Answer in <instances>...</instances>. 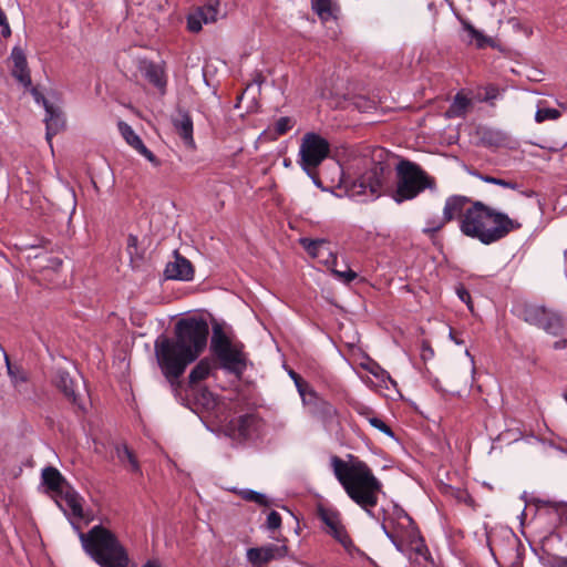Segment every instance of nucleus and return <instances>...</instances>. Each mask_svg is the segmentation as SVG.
I'll return each mask as SVG.
<instances>
[{"label":"nucleus","mask_w":567,"mask_h":567,"mask_svg":"<svg viewBox=\"0 0 567 567\" xmlns=\"http://www.w3.org/2000/svg\"><path fill=\"white\" fill-rule=\"evenodd\" d=\"M239 495L243 497V499L256 503L259 506L268 507L270 505L269 499L265 494L256 492L254 489H241L239 492Z\"/></svg>","instance_id":"nucleus-35"},{"label":"nucleus","mask_w":567,"mask_h":567,"mask_svg":"<svg viewBox=\"0 0 567 567\" xmlns=\"http://www.w3.org/2000/svg\"><path fill=\"white\" fill-rule=\"evenodd\" d=\"M175 399L185 408L194 412L203 410L214 411L218 405V396L214 394L206 385H196L194 388H183L181 381L179 395L173 392Z\"/></svg>","instance_id":"nucleus-11"},{"label":"nucleus","mask_w":567,"mask_h":567,"mask_svg":"<svg viewBox=\"0 0 567 567\" xmlns=\"http://www.w3.org/2000/svg\"><path fill=\"white\" fill-rule=\"evenodd\" d=\"M1 350L4 353L7 373L16 394L23 400H32L34 388L30 381V373L21 364L12 363L3 348Z\"/></svg>","instance_id":"nucleus-13"},{"label":"nucleus","mask_w":567,"mask_h":567,"mask_svg":"<svg viewBox=\"0 0 567 567\" xmlns=\"http://www.w3.org/2000/svg\"><path fill=\"white\" fill-rule=\"evenodd\" d=\"M337 264L336 265H330L328 266L329 268H331L333 275L336 277H338L340 280H342L344 284H350L351 281H353L355 278H357V272L353 271L352 269H350L348 266H347V269L346 270H338L336 268Z\"/></svg>","instance_id":"nucleus-42"},{"label":"nucleus","mask_w":567,"mask_h":567,"mask_svg":"<svg viewBox=\"0 0 567 567\" xmlns=\"http://www.w3.org/2000/svg\"><path fill=\"white\" fill-rule=\"evenodd\" d=\"M11 59L13 61L12 75L25 87L31 86L32 81L28 69V62L23 50L20 47H14L11 51Z\"/></svg>","instance_id":"nucleus-25"},{"label":"nucleus","mask_w":567,"mask_h":567,"mask_svg":"<svg viewBox=\"0 0 567 567\" xmlns=\"http://www.w3.org/2000/svg\"><path fill=\"white\" fill-rule=\"evenodd\" d=\"M281 523H282V519H281L280 514L276 511H271L268 514L267 519H266V528L269 530L279 529L281 527Z\"/></svg>","instance_id":"nucleus-46"},{"label":"nucleus","mask_w":567,"mask_h":567,"mask_svg":"<svg viewBox=\"0 0 567 567\" xmlns=\"http://www.w3.org/2000/svg\"><path fill=\"white\" fill-rule=\"evenodd\" d=\"M476 134L482 145L486 147H504L511 140L504 131L488 126H478Z\"/></svg>","instance_id":"nucleus-24"},{"label":"nucleus","mask_w":567,"mask_h":567,"mask_svg":"<svg viewBox=\"0 0 567 567\" xmlns=\"http://www.w3.org/2000/svg\"><path fill=\"white\" fill-rule=\"evenodd\" d=\"M243 342H233L226 334L220 323L213 324L209 351L210 355L219 362V368L229 374L241 379L246 369L248 358L244 351Z\"/></svg>","instance_id":"nucleus-6"},{"label":"nucleus","mask_w":567,"mask_h":567,"mask_svg":"<svg viewBox=\"0 0 567 567\" xmlns=\"http://www.w3.org/2000/svg\"><path fill=\"white\" fill-rule=\"evenodd\" d=\"M145 79L157 89H164L166 80L163 69L154 62L145 63L143 68Z\"/></svg>","instance_id":"nucleus-29"},{"label":"nucleus","mask_w":567,"mask_h":567,"mask_svg":"<svg viewBox=\"0 0 567 567\" xmlns=\"http://www.w3.org/2000/svg\"><path fill=\"white\" fill-rule=\"evenodd\" d=\"M203 24H204V18H203L202 13H198L197 10L195 12L188 14L187 29L190 32H199L202 30Z\"/></svg>","instance_id":"nucleus-41"},{"label":"nucleus","mask_w":567,"mask_h":567,"mask_svg":"<svg viewBox=\"0 0 567 567\" xmlns=\"http://www.w3.org/2000/svg\"><path fill=\"white\" fill-rule=\"evenodd\" d=\"M295 123L292 117L282 116L276 121L275 131L278 135H284L293 127Z\"/></svg>","instance_id":"nucleus-40"},{"label":"nucleus","mask_w":567,"mask_h":567,"mask_svg":"<svg viewBox=\"0 0 567 567\" xmlns=\"http://www.w3.org/2000/svg\"><path fill=\"white\" fill-rule=\"evenodd\" d=\"M475 175L477 177H480L485 183L494 184V185L502 186V187H505V188L517 189L518 186H519L516 182L506 181V179L493 177V176H489V175H481L478 173H476Z\"/></svg>","instance_id":"nucleus-38"},{"label":"nucleus","mask_w":567,"mask_h":567,"mask_svg":"<svg viewBox=\"0 0 567 567\" xmlns=\"http://www.w3.org/2000/svg\"><path fill=\"white\" fill-rule=\"evenodd\" d=\"M259 420L255 414H243L230 420L223 429L224 434L237 443L251 439L258 430Z\"/></svg>","instance_id":"nucleus-14"},{"label":"nucleus","mask_w":567,"mask_h":567,"mask_svg":"<svg viewBox=\"0 0 567 567\" xmlns=\"http://www.w3.org/2000/svg\"><path fill=\"white\" fill-rule=\"evenodd\" d=\"M417 535H420V533ZM414 550L416 554L421 556H425V554L429 553L427 546L425 545L424 539L421 536H419V544L416 545Z\"/></svg>","instance_id":"nucleus-56"},{"label":"nucleus","mask_w":567,"mask_h":567,"mask_svg":"<svg viewBox=\"0 0 567 567\" xmlns=\"http://www.w3.org/2000/svg\"><path fill=\"white\" fill-rule=\"evenodd\" d=\"M62 266V259L58 257L48 258V264L44 266L45 268H51L53 270H58Z\"/></svg>","instance_id":"nucleus-55"},{"label":"nucleus","mask_w":567,"mask_h":567,"mask_svg":"<svg viewBox=\"0 0 567 567\" xmlns=\"http://www.w3.org/2000/svg\"><path fill=\"white\" fill-rule=\"evenodd\" d=\"M330 534L340 543L342 546L350 551L353 547L358 553L362 554L358 548L354 547L350 536L348 535L347 530L343 526H341L339 523L334 525V528L330 529Z\"/></svg>","instance_id":"nucleus-33"},{"label":"nucleus","mask_w":567,"mask_h":567,"mask_svg":"<svg viewBox=\"0 0 567 567\" xmlns=\"http://www.w3.org/2000/svg\"><path fill=\"white\" fill-rule=\"evenodd\" d=\"M560 116H561V113L557 109L542 107L536 111L535 121L537 123H543L547 120H557Z\"/></svg>","instance_id":"nucleus-37"},{"label":"nucleus","mask_w":567,"mask_h":567,"mask_svg":"<svg viewBox=\"0 0 567 567\" xmlns=\"http://www.w3.org/2000/svg\"><path fill=\"white\" fill-rule=\"evenodd\" d=\"M217 369H220L219 362L213 357H205L200 359L190 370L187 382L183 383V388L202 385L200 382L206 380Z\"/></svg>","instance_id":"nucleus-21"},{"label":"nucleus","mask_w":567,"mask_h":567,"mask_svg":"<svg viewBox=\"0 0 567 567\" xmlns=\"http://www.w3.org/2000/svg\"><path fill=\"white\" fill-rule=\"evenodd\" d=\"M31 94L32 96L34 97V101L38 103V104H42L44 110L52 105L47 99L45 96L37 89V87H32L31 89Z\"/></svg>","instance_id":"nucleus-52"},{"label":"nucleus","mask_w":567,"mask_h":567,"mask_svg":"<svg viewBox=\"0 0 567 567\" xmlns=\"http://www.w3.org/2000/svg\"><path fill=\"white\" fill-rule=\"evenodd\" d=\"M172 124L184 145L189 150H195L196 144L193 136L194 124L189 112L178 107L176 113L172 116Z\"/></svg>","instance_id":"nucleus-17"},{"label":"nucleus","mask_w":567,"mask_h":567,"mask_svg":"<svg viewBox=\"0 0 567 567\" xmlns=\"http://www.w3.org/2000/svg\"><path fill=\"white\" fill-rule=\"evenodd\" d=\"M218 9H219V1L218 0H209L206 4L198 7L197 11L198 13H202L204 18V23H213L217 21L218 16Z\"/></svg>","instance_id":"nucleus-32"},{"label":"nucleus","mask_w":567,"mask_h":567,"mask_svg":"<svg viewBox=\"0 0 567 567\" xmlns=\"http://www.w3.org/2000/svg\"><path fill=\"white\" fill-rule=\"evenodd\" d=\"M553 348L555 350H563L567 348V339H560L554 342Z\"/></svg>","instance_id":"nucleus-58"},{"label":"nucleus","mask_w":567,"mask_h":567,"mask_svg":"<svg viewBox=\"0 0 567 567\" xmlns=\"http://www.w3.org/2000/svg\"><path fill=\"white\" fill-rule=\"evenodd\" d=\"M354 105L362 112H368L377 107V102L369 97L359 95L355 97Z\"/></svg>","instance_id":"nucleus-47"},{"label":"nucleus","mask_w":567,"mask_h":567,"mask_svg":"<svg viewBox=\"0 0 567 567\" xmlns=\"http://www.w3.org/2000/svg\"><path fill=\"white\" fill-rule=\"evenodd\" d=\"M142 567H163L159 559H148Z\"/></svg>","instance_id":"nucleus-60"},{"label":"nucleus","mask_w":567,"mask_h":567,"mask_svg":"<svg viewBox=\"0 0 567 567\" xmlns=\"http://www.w3.org/2000/svg\"><path fill=\"white\" fill-rule=\"evenodd\" d=\"M474 200H472L470 197L462 196V195H452L447 197L444 208H443V217L439 221L436 226L433 227H425L423 229V233L425 235L432 236L435 233L440 231L445 224L454 220L456 217H460V220L462 219V216L465 213V206L467 204H473Z\"/></svg>","instance_id":"nucleus-15"},{"label":"nucleus","mask_w":567,"mask_h":567,"mask_svg":"<svg viewBox=\"0 0 567 567\" xmlns=\"http://www.w3.org/2000/svg\"><path fill=\"white\" fill-rule=\"evenodd\" d=\"M79 534L85 554L100 567H128L130 557L126 548L117 536L103 525H95L83 533L80 526L71 520Z\"/></svg>","instance_id":"nucleus-4"},{"label":"nucleus","mask_w":567,"mask_h":567,"mask_svg":"<svg viewBox=\"0 0 567 567\" xmlns=\"http://www.w3.org/2000/svg\"><path fill=\"white\" fill-rule=\"evenodd\" d=\"M471 101L463 94L457 93L453 101V106L457 109V111L465 112L468 107Z\"/></svg>","instance_id":"nucleus-50"},{"label":"nucleus","mask_w":567,"mask_h":567,"mask_svg":"<svg viewBox=\"0 0 567 567\" xmlns=\"http://www.w3.org/2000/svg\"><path fill=\"white\" fill-rule=\"evenodd\" d=\"M520 228L522 224L517 219L481 200L473 202L472 206L466 208L460 223V230L464 236L477 239L486 246L504 239Z\"/></svg>","instance_id":"nucleus-2"},{"label":"nucleus","mask_w":567,"mask_h":567,"mask_svg":"<svg viewBox=\"0 0 567 567\" xmlns=\"http://www.w3.org/2000/svg\"><path fill=\"white\" fill-rule=\"evenodd\" d=\"M300 244L310 256L315 258H323V262L327 266L337 264V255L330 250V241L328 239L301 238Z\"/></svg>","instance_id":"nucleus-20"},{"label":"nucleus","mask_w":567,"mask_h":567,"mask_svg":"<svg viewBox=\"0 0 567 567\" xmlns=\"http://www.w3.org/2000/svg\"><path fill=\"white\" fill-rule=\"evenodd\" d=\"M126 250L130 256V262L132 268H138L144 260V250L138 248L137 236L133 234L128 235Z\"/></svg>","instance_id":"nucleus-30"},{"label":"nucleus","mask_w":567,"mask_h":567,"mask_svg":"<svg viewBox=\"0 0 567 567\" xmlns=\"http://www.w3.org/2000/svg\"><path fill=\"white\" fill-rule=\"evenodd\" d=\"M396 188L392 194L395 203L401 204L411 200L424 189H434L435 179L430 176L419 164L409 159H401L395 167Z\"/></svg>","instance_id":"nucleus-7"},{"label":"nucleus","mask_w":567,"mask_h":567,"mask_svg":"<svg viewBox=\"0 0 567 567\" xmlns=\"http://www.w3.org/2000/svg\"><path fill=\"white\" fill-rule=\"evenodd\" d=\"M462 28L468 34V43L475 41V47L477 49H485L487 47L495 48V41L485 35L482 31L477 30L470 21L460 18Z\"/></svg>","instance_id":"nucleus-28"},{"label":"nucleus","mask_w":567,"mask_h":567,"mask_svg":"<svg viewBox=\"0 0 567 567\" xmlns=\"http://www.w3.org/2000/svg\"><path fill=\"white\" fill-rule=\"evenodd\" d=\"M289 377L293 380L295 385L300 394L301 399H303V394H308L309 391L313 390L308 382H306L297 372L293 370L289 371Z\"/></svg>","instance_id":"nucleus-39"},{"label":"nucleus","mask_w":567,"mask_h":567,"mask_svg":"<svg viewBox=\"0 0 567 567\" xmlns=\"http://www.w3.org/2000/svg\"><path fill=\"white\" fill-rule=\"evenodd\" d=\"M369 423L373 427H375L379 431H381L382 433H384L385 435H388L390 437H394V432L392 431V429L384 421H382L380 417L372 416V417L369 419Z\"/></svg>","instance_id":"nucleus-45"},{"label":"nucleus","mask_w":567,"mask_h":567,"mask_svg":"<svg viewBox=\"0 0 567 567\" xmlns=\"http://www.w3.org/2000/svg\"><path fill=\"white\" fill-rule=\"evenodd\" d=\"M1 27V34L4 37V38H8L11 35V29H10V25L8 23V20H7V17L4 18V23L3 24H0Z\"/></svg>","instance_id":"nucleus-57"},{"label":"nucleus","mask_w":567,"mask_h":567,"mask_svg":"<svg viewBox=\"0 0 567 567\" xmlns=\"http://www.w3.org/2000/svg\"><path fill=\"white\" fill-rule=\"evenodd\" d=\"M450 337L456 344H462L464 342L454 334L453 330L450 331Z\"/></svg>","instance_id":"nucleus-62"},{"label":"nucleus","mask_w":567,"mask_h":567,"mask_svg":"<svg viewBox=\"0 0 567 567\" xmlns=\"http://www.w3.org/2000/svg\"><path fill=\"white\" fill-rule=\"evenodd\" d=\"M56 497L60 498V501L56 499L55 503L65 516L69 517L72 515L80 519L83 518L82 497L71 484L64 486V489H62Z\"/></svg>","instance_id":"nucleus-18"},{"label":"nucleus","mask_w":567,"mask_h":567,"mask_svg":"<svg viewBox=\"0 0 567 567\" xmlns=\"http://www.w3.org/2000/svg\"><path fill=\"white\" fill-rule=\"evenodd\" d=\"M393 514L396 516L398 519H405L408 523V526L412 528L411 535L419 534V529L416 527V524L414 519L399 505L394 506Z\"/></svg>","instance_id":"nucleus-43"},{"label":"nucleus","mask_w":567,"mask_h":567,"mask_svg":"<svg viewBox=\"0 0 567 567\" xmlns=\"http://www.w3.org/2000/svg\"><path fill=\"white\" fill-rule=\"evenodd\" d=\"M52 383L63 393L66 400L72 404L80 406L79 396L73 388L74 381L66 370L56 369L52 378Z\"/></svg>","instance_id":"nucleus-23"},{"label":"nucleus","mask_w":567,"mask_h":567,"mask_svg":"<svg viewBox=\"0 0 567 567\" xmlns=\"http://www.w3.org/2000/svg\"><path fill=\"white\" fill-rule=\"evenodd\" d=\"M243 342H233L226 334L220 323L213 324L209 351L210 355L219 362V368L229 374L241 379L246 369L248 358L244 351Z\"/></svg>","instance_id":"nucleus-5"},{"label":"nucleus","mask_w":567,"mask_h":567,"mask_svg":"<svg viewBox=\"0 0 567 567\" xmlns=\"http://www.w3.org/2000/svg\"><path fill=\"white\" fill-rule=\"evenodd\" d=\"M116 456L121 462L128 461L131 464V471L134 473L141 472V466L134 453L128 449L126 444H117L115 446Z\"/></svg>","instance_id":"nucleus-31"},{"label":"nucleus","mask_w":567,"mask_h":567,"mask_svg":"<svg viewBox=\"0 0 567 567\" xmlns=\"http://www.w3.org/2000/svg\"><path fill=\"white\" fill-rule=\"evenodd\" d=\"M538 506L539 507H550L557 513H559L564 507L567 509L566 502H556V501H550V499H539Z\"/></svg>","instance_id":"nucleus-49"},{"label":"nucleus","mask_w":567,"mask_h":567,"mask_svg":"<svg viewBox=\"0 0 567 567\" xmlns=\"http://www.w3.org/2000/svg\"><path fill=\"white\" fill-rule=\"evenodd\" d=\"M117 127H118L121 135L123 136V138L130 146H132L136 152H138L141 155H143L147 161H150L154 165H158L159 162H158L157 157L154 155L153 152H151L145 146V144L143 143L141 137L134 132V130L132 128L131 125H128L124 121H118Z\"/></svg>","instance_id":"nucleus-22"},{"label":"nucleus","mask_w":567,"mask_h":567,"mask_svg":"<svg viewBox=\"0 0 567 567\" xmlns=\"http://www.w3.org/2000/svg\"><path fill=\"white\" fill-rule=\"evenodd\" d=\"M542 556L539 560L545 567H567V557L550 554L545 548H542Z\"/></svg>","instance_id":"nucleus-34"},{"label":"nucleus","mask_w":567,"mask_h":567,"mask_svg":"<svg viewBox=\"0 0 567 567\" xmlns=\"http://www.w3.org/2000/svg\"><path fill=\"white\" fill-rule=\"evenodd\" d=\"M427 8H429V10L434 11L435 10V3L434 2H430L427 4Z\"/></svg>","instance_id":"nucleus-63"},{"label":"nucleus","mask_w":567,"mask_h":567,"mask_svg":"<svg viewBox=\"0 0 567 567\" xmlns=\"http://www.w3.org/2000/svg\"><path fill=\"white\" fill-rule=\"evenodd\" d=\"M311 7L322 20L331 16V0H311Z\"/></svg>","instance_id":"nucleus-36"},{"label":"nucleus","mask_w":567,"mask_h":567,"mask_svg":"<svg viewBox=\"0 0 567 567\" xmlns=\"http://www.w3.org/2000/svg\"><path fill=\"white\" fill-rule=\"evenodd\" d=\"M329 142L317 133H306L299 150L298 164L303 171L309 166H319L329 155Z\"/></svg>","instance_id":"nucleus-10"},{"label":"nucleus","mask_w":567,"mask_h":567,"mask_svg":"<svg viewBox=\"0 0 567 567\" xmlns=\"http://www.w3.org/2000/svg\"><path fill=\"white\" fill-rule=\"evenodd\" d=\"M439 223H434L432 220H429L427 221V227H433V226H436Z\"/></svg>","instance_id":"nucleus-64"},{"label":"nucleus","mask_w":567,"mask_h":567,"mask_svg":"<svg viewBox=\"0 0 567 567\" xmlns=\"http://www.w3.org/2000/svg\"><path fill=\"white\" fill-rule=\"evenodd\" d=\"M434 357V350L431 347L430 342L426 340H422L421 343V359L426 362Z\"/></svg>","instance_id":"nucleus-51"},{"label":"nucleus","mask_w":567,"mask_h":567,"mask_svg":"<svg viewBox=\"0 0 567 567\" xmlns=\"http://www.w3.org/2000/svg\"><path fill=\"white\" fill-rule=\"evenodd\" d=\"M455 291H456V295L457 297L464 302L466 303V306L468 307V309H473V306H472V298H471V293L470 291L465 288L464 285L460 284L456 286L455 288Z\"/></svg>","instance_id":"nucleus-48"},{"label":"nucleus","mask_w":567,"mask_h":567,"mask_svg":"<svg viewBox=\"0 0 567 567\" xmlns=\"http://www.w3.org/2000/svg\"><path fill=\"white\" fill-rule=\"evenodd\" d=\"M331 466L336 478L344 488L347 495L365 513L375 517L372 508L378 504V494L382 489L381 482L373 475L363 461L348 463L339 456L331 457Z\"/></svg>","instance_id":"nucleus-3"},{"label":"nucleus","mask_w":567,"mask_h":567,"mask_svg":"<svg viewBox=\"0 0 567 567\" xmlns=\"http://www.w3.org/2000/svg\"><path fill=\"white\" fill-rule=\"evenodd\" d=\"M318 166H309V168H307L308 171H305V173L312 179L313 184L321 188L322 187V181L320 179L318 173L316 172V168Z\"/></svg>","instance_id":"nucleus-53"},{"label":"nucleus","mask_w":567,"mask_h":567,"mask_svg":"<svg viewBox=\"0 0 567 567\" xmlns=\"http://www.w3.org/2000/svg\"><path fill=\"white\" fill-rule=\"evenodd\" d=\"M209 326L204 317L192 316L179 319L174 327V338L159 336L154 352L162 374L172 392L179 395L181 377L207 347Z\"/></svg>","instance_id":"nucleus-1"},{"label":"nucleus","mask_w":567,"mask_h":567,"mask_svg":"<svg viewBox=\"0 0 567 567\" xmlns=\"http://www.w3.org/2000/svg\"><path fill=\"white\" fill-rule=\"evenodd\" d=\"M318 514H319L320 519H321V520H322V522H323V523H324V524H326L330 529H331V528H334V525H336L337 523H339V522H338V516H337V514H336V513H333V512H330V511H328V509H326V508H323V507H320V508H319Z\"/></svg>","instance_id":"nucleus-44"},{"label":"nucleus","mask_w":567,"mask_h":567,"mask_svg":"<svg viewBox=\"0 0 567 567\" xmlns=\"http://www.w3.org/2000/svg\"><path fill=\"white\" fill-rule=\"evenodd\" d=\"M497 94H498L497 90L495 87H491L486 91L484 100L485 101L493 100L497 96Z\"/></svg>","instance_id":"nucleus-59"},{"label":"nucleus","mask_w":567,"mask_h":567,"mask_svg":"<svg viewBox=\"0 0 567 567\" xmlns=\"http://www.w3.org/2000/svg\"><path fill=\"white\" fill-rule=\"evenodd\" d=\"M42 484L55 495H58L64 486L70 483L64 478V476L59 472L58 468L53 466H47L42 470L41 474Z\"/></svg>","instance_id":"nucleus-27"},{"label":"nucleus","mask_w":567,"mask_h":567,"mask_svg":"<svg viewBox=\"0 0 567 567\" xmlns=\"http://www.w3.org/2000/svg\"><path fill=\"white\" fill-rule=\"evenodd\" d=\"M388 157L389 154L383 147L372 148L369 157L364 155V171L353 182L352 192L363 194L369 189L371 195L379 197L386 176L391 174Z\"/></svg>","instance_id":"nucleus-8"},{"label":"nucleus","mask_w":567,"mask_h":567,"mask_svg":"<svg viewBox=\"0 0 567 567\" xmlns=\"http://www.w3.org/2000/svg\"><path fill=\"white\" fill-rule=\"evenodd\" d=\"M382 529L384 532V534L386 535V537L392 542V544L395 546V548L399 550V551H402V545L400 542L396 540L395 536L388 530L386 526L384 524H382Z\"/></svg>","instance_id":"nucleus-54"},{"label":"nucleus","mask_w":567,"mask_h":567,"mask_svg":"<svg viewBox=\"0 0 567 567\" xmlns=\"http://www.w3.org/2000/svg\"><path fill=\"white\" fill-rule=\"evenodd\" d=\"M288 554L287 545L268 544L261 547L247 549V560L252 567H262L271 560L281 559Z\"/></svg>","instance_id":"nucleus-16"},{"label":"nucleus","mask_w":567,"mask_h":567,"mask_svg":"<svg viewBox=\"0 0 567 567\" xmlns=\"http://www.w3.org/2000/svg\"><path fill=\"white\" fill-rule=\"evenodd\" d=\"M174 261L167 262L164 269V277L167 280L190 281L194 278V267L192 262L174 250Z\"/></svg>","instance_id":"nucleus-19"},{"label":"nucleus","mask_w":567,"mask_h":567,"mask_svg":"<svg viewBox=\"0 0 567 567\" xmlns=\"http://www.w3.org/2000/svg\"><path fill=\"white\" fill-rule=\"evenodd\" d=\"M370 372H371L374 377H377V378H379V377H380V374H382V375H383V374H386L388 379H391V377L386 373V371H384L383 369H381V367H380V365H377V367H375V369L370 370Z\"/></svg>","instance_id":"nucleus-61"},{"label":"nucleus","mask_w":567,"mask_h":567,"mask_svg":"<svg viewBox=\"0 0 567 567\" xmlns=\"http://www.w3.org/2000/svg\"><path fill=\"white\" fill-rule=\"evenodd\" d=\"M45 138L51 142L52 137L56 135L64 127V117L62 112L53 104L45 109Z\"/></svg>","instance_id":"nucleus-26"},{"label":"nucleus","mask_w":567,"mask_h":567,"mask_svg":"<svg viewBox=\"0 0 567 567\" xmlns=\"http://www.w3.org/2000/svg\"><path fill=\"white\" fill-rule=\"evenodd\" d=\"M525 322L536 326L547 333L558 337L564 333L565 320L563 316L544 306L526 305L522 311Z\"/></svg>","instance_id":"nucleus-9"},{"label":"nucleus","mask_w":567,"mask_h":567,"mask_svg":"<svg viewBox=\"0 0 567 567\" xmlns=\"http://www.w3.org/2000/svg\"><path fill=\"white\" fill-rule=\"evenodd\" d=\"M302 403L312 417L326 425L332 424L338 417L337 408L316 390L309 391L306 395L303 394Z\"/></svg>","instance_id":"nucleus-12"}]
</instances>
